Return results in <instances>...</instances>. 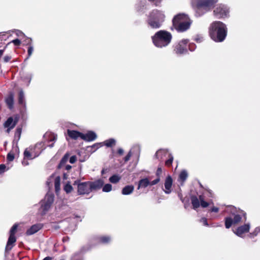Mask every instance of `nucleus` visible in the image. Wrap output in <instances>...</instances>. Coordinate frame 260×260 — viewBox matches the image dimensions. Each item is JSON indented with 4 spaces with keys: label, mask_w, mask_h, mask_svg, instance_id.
<instances>
[{
    "label": "nucleus",
    "mask_w": 260,
    "mask_h": 260,
    "mask_svg": "<svg viewBox=\"0 0 260 260\" xmlns=\"http://www.w3.org/2000/svg\"><path fill=\"white\" fill-rule=\"evenodd\" d=\"M31 148H27L24 152V157L27 159H32L38 157V154L31 152Z\"/></svg>",
    "instance_id": "obj_18"
},
{
    "label": "nucleus",
    "mask_w": 260,
    "mask_h": 260,
    "mask_svg": "<svg viewBox=\"0 0 260 260\" xmlns=\"http://www.w3.org/2000/svg\"><path fill=\"white\" fill-rule=\"evenodd\" d=\"M260 232V228L257 227L255 229L253 232L250 233L249 235V236L251 238H253L254 237L256 236L257 234Z\"/></svg>",
    "instance_id": "obj_32"
},
{
    "label": "nucleus",
    "mask_w": 260,
    "mask_h": 260,
    "mask_svg": "<svg viewBox=\"0 0 260 260\" xmlns=\"http://www.w3.org/2000/svg\"><path fill=\"white\" fill-rule=\"evenodd\" d=\"M16 239L15 238V235H10L9 238L8 239L7 244L6 247V250L9 251L10 250L13 245V244L16 242Z\"/></svg>",
    "instance_id": "obj_19"
},
{
    "label": "nucleus",
    "mask_w": 260,
    "mask_h": 260,
    "mask_svg": "<svg viewBox=\"0 0 260 260\" xmlns=\"http://www.w3.org/2000/svg\"><path fill=\"white\" fill-rule=\"evenodd\" d=\"M67 133L69 137L72 139L77 140L78 138H81L82 139V133L79 132L68 129Z\"/></svg>",
    "instance_id": "obj_17"
},
{
    "label": "nucleus",
    "mask_w": 260,
    "mask_h": 260,
    "mask_svg": "<svg viewBox=\"0 0 260 260\" xmlns=\"http://www.w3.org/2000/svg\"><path fill=\"white\" fill-rule=\"evenodd\" d=\"M6 102L10 109H12L13 106V98L12 96H9L6 100Z\"/></svg>",
    "instance_id": "obj_30"
},
{
    "label": "nucleus",
    "mask_w": 260,
    "mask_h": 260,
    "mask_svg": "<svg viewBox=\"0 0 260 260\" xmlns=\"http://www.w3.org/2000/svg\"><path fill=\"white\" fill-rule=\"evenodd\" d=\"M229 7L222 4L218 5L213 11L214 15L217 18H224L229 16Z\"/></svg>",
    "instance_id": "obj_9"
},
{
    "label": "nucleus",
    "mask_w": 260,
    "mask_h": 260,
    "mask_svg": "<svg viewBox=\"0 0 260 260\" xmlns=\"http://www.w3.org/2000/svg\"><path fill=\"white\" fill-rule=\"evenodd\" d=\"M116 141L114 139H110L105 141L103 143L108 147H112L115 144Z\"/></svg>",
    "instance_id": "obj_27"
},
{
    "label": "nucleus",
    "mask_w": 260,
    "mask_h": 260,
    "mask_svg": "<svg viewBox=\"0 0 260 260\" xmlns=\"http://www.w3.org/2000/svg\"><path fill=\"white\" fill-rule=\"evenodd\" d=\"M77 160V157L75 155L72 156L69 160V161L71 164L75 163Z\"/></svg>",
    "instance_id": "obj_45"
},
{
    "label": "nucleus",
    "mask_w": 260,
    "mask_h": 260,
    "mask_svg": "<svg viewBox=\"0 0 260 260\" xmlns=\"http://www.w3.org/2000/svg\"><path fill=\"white\" fill-rule=\"evenodd\" d=\"M173 24L177 31L182 32L189 28L191 21L186 15L180 14L174 17Z\"/></svg>",
    "instance_id": "obj_4"
},
{
    "label": "nucleus",
    "mask_w": 260,
    "mask_h": 260,
    "mask_svg": "<svg viewBox=\"0 0 260 260\" xmlns=\"http://www.w3.org/2000/svg\"><path fill=\"white\" fill-rule=\"evenodd\" d=\"M162 172V170L161 168H158L157 171H156V175L157 176H159Z\"/></svg>",
    "instance_id": "obj_54"
},
{
    "label": "nucleus",
    "mask_w": 260,
    "mask_h": 260,
    "mask_svg": "<svg viewBox=\"0 0 260 260\" xmlns=\"http://www.w3.org/2000/svg\"><path fill=\"white\" fill-rule=\"evenodd\" d=\"M200 201L201 203V205L203 208H206L208 206L209 204L204 201V198L202 196H200Z\"/></svg>",
    "instance_id": "obj_34"
},
{
    "label": "nucleus",
    "mask_w": 260,
    "mask_h": 260,
    "mask_svg": "<svg viewBox=\"0 0 260 260\" xmlns=\"http://www.w3.org/2000/svg\"><path fill=\"white\" fill-rule=\"evenodd\" d=\"M227 32L226 25L219 21L213 22L209 28V36L216 42H223L227 36Z\"/></svg>",
    "instance_id": "obj_1"
},
{
    "label": "nucleus",
    "mask_w": 260,
    "mask_h": 260,
    "mask_svg": "<svg viewBox=\"0 0 260 260\" xmlns=\"http://www.w3.org/2000/svg\"><path fill=\"white\" fill-rule=\"evenodd\" d=\"M16 124V121H13L12 117H9L7 120L5 122L4 126L5 127L13 128L14 127Z\"/></svg>",
    "instance_id": "obj_23"
},
{
    "label": "nucleus",
    "mask_w": 260,
    "mask_h": 260,
    "mask_svg": "<svg viewBox=\"0 0 260 260\" xmlns=\"http://www.w3.org/2000/svg\"><path fill=\"white\" fill-rule=\"evenodd\" d=\"M53 146H54V143H52L51 144H49V145H48V146L50 147V148L53 147Z\"/></svg>",
    "instance_id": "obj_61"
},
{
    "label": "nucleus",
    "mask_w": 260,
    "mask_h": 260,
    "mask_svg": "<svg viewBox=\"0 0 260 260\" xmlns=\"http://www.w3.org/2000/svg\"><path fill=\"white\" fill-rule=\"evenodd\" d=\"M165 15L162 12L154 10L150 13L148 19V24L153 28H159L164 21Z\"/></svg>",
    "instance_id": "obj_6"
},
{
    "label": "nucleus",
    "mask_w": 260,
    "mask_h": 260,
    "mask_svg": "<svg viewBox=\"0 0 260 260\" xmlns=\"http://www.w3.org/2000/svg\"><path fill=\"white\" fill-rule=\"evenodd\" d=\"M225 212L229 213V216L224 219L225 226L226 229H229L232 225H235L240 223L242 218L245 219V213L239 209H237L233 206H228L226 207Z\"/></svg>",
    "instance_id": "obj_2"
},
{
    "label": "nucleus",
    "mask_w": 260,
    "mask_h": 260,
    "mask_svg": "<svg viewBox=\"0 0 260 260\" xmlns=\"http://www.w3.org/2000/svg\"><path fill=\"white\" fill-rule=\"evenodd\" d=\"M44 142L38 143L35 146H31L28 147L31 148V152L38 154V156L41 154L42 151L45 149V143L46 142H55L57 139V136L51 133H46L44 135Z\"/></svg>",
    "instance_id": "obj_5"
},
{
    "label": "nucleus",
    "mask_w": 260,
    "mask_h": 260,
    "mask_svg": "<svg viewBox=\"0 0 260 260\" xmlns=\"http://www.w3.org/2000/svg\"><path fill=\"white\" fill-rule=\"evenodd\" d=\"M19 103L21 105H25L24 94L21 90L19 93Z\"/></svg>",
    "instance_id": "obj_29"
},
{
    "label": "nucleus",
    "mask_w": 260,
    "mask_h": 260,
    "mask_svg": "<svg viewBox=\"0 0 260 260\" xmlns=\"http://www.w3.org/2000/svg\"><path fill=\"white\" fill-rule=\"evenodd\" d=\"M4 52V49L0 50V57L3 55Z\"/></svg>",
    "instance_id": "obj_59"
},
{
    "label": "nucleus",
    "mask_w": 260,
    "mask_h": 260,
    "mask_svg": "<svg viewBox=\"0 0 260 260\" xmlns=\"http://www.w3.org/2000/svg\"><path fill=\"white\" fill-rule=\"evenodd\" d=\"M191 201L194 209H196L200 207V197L198 199L196 196H192Z\"/></svg>",
    "instance_id": "obj_25"
},
{
    "label": "nucleus",
    "mask_w": 260,
    "mask_h": 260,
    "mask_svg": "<svg viewBox=\"0 0 260 260\" xmlns=\"http://www.w3.org/2000/svg\"><path fill=\"white\" fill-rule=\"evenodd\" d=\"M169 158L166 161L165 164L167 166H171L173 162L174 158L172 154L171 153L169 154Z\"/></svg>",
    "instance_id": "obj_36"
},
{
    "label": "nucleus",
    "mask_w": 260,
    "mask_h": 260,
    "mask_svg": "<svg viewBox=\"0 0 260 260\" xmlns=\"http://www.w3.org/2000/svg\"><path fill=\"white\" fill-rule=\"evenodd\" d=\"M96 137V135L94 132L89 131L86 134H82V139L87 141H92L95 140Z\"/></svg>",
    "instance_id": "obj_16"
},
{
    "label": "nucleus",
    "mask_w": 260,
    "mask_h": 260,
    "mask_svg": "<svg viewBox=\"0 0 260 260\" xmlns=\"http://www.w3.org/2000/svg\"><path fill=\"white\" fill-rule=\"evenodd\" d=\"M31 78H32V75H29L28 77H27L28 83H27V85H28L30 83V82L31 81Z\"/></svg>",
    "instance_id": "obj_56"
},
{
    "label": "nucleus",
    "mask_w": 260,
    "mask_h": 260,
    "mask_svg": "<svg viewBox=\"0 0 260 260\" xmlns=\"http://www.w3.org/2000/svg\"><path fill=\"white\" fill-rule=\"evenodd\" d=\"M150 181L148 178H144L141 179L138 184V189H139L141 188H146L149 185Z\"/></svg>",
    "instance_id": "obj_22"
},
{
    "label": "nucleus",
    "mask_w": 260,
    "mask_h": 260,
    "mask_svg": "<svg viewBox=\"0 0 260 260\" xmlns=\"http://www.w3.org/2000/svg\"><path fill=\"white\" fill-rule=\"evenodd\" d=\"M172 35L165 30H159L152 37L153 44L158 48L167 46L172 40Z\"/></svg>",
    "instance_id": "obj_3"
},
{
    "label": "nucleus",
    "mask_w": 260,
    "mask_h": 260,
    "mask_svg": "<svg viewBox=\"0 0 260 260\" xmlns=\"http://www.w3.org/2000/svg\"><path fill=\"white\" fill-rule=\"evenodd\" d=\"M250 229V224H245L239 226L235 231L233 230L234 233L239 237H243V235L249 232Z\"/></svg>",
    "instance_id": "obj_13"
},
{
    "label": "nucleus",
    "mask_w": 260,
    "mask_h": 260,
    "mask_svg": "<svg viewBox=\"0 0 260 260\" xmlns=\"http://www.w3.org/2000/svg\"><path fill=\"white\" fill-rule=\"evenodd\" d=\"M134 190V186L133 185H126L123 188L121 193L123 195H129L131 194Z\"/></svg>",
    "instance_id": "obj_21"
},
{
    "label": "nucleus",
    "mask_w": 260,
    "mask_h": 260,
    "mask_svg": "<svg viewBox=\"0 0 260 260\" xmlns=\"http://www.w3.org/2000/svg\"><path fill=\"white\" fill-rule=\"evenodd\" d=\"M188 177V174L186 171L183 170L182 171L179 175L178 181L179 182H181V185L183 184V182L186 180Z\"/></svg>",
    "instance_id": "obj_24"
},
{
    "label": "nucleus",
    "mask_w": 260,
    "mask_h": 260,
    "mask_svg": "<svg viewBox=\"0 0 260 260\" xmlns=\"http://www.w3.org/2000/svg\"><path fill=\"white\" fill-rule=\"evenodd\" d=\"M196 45L195 44L191 43L189 44L188 45H187V49L188 48L191 51H193L196 49Z\"/></svg>",
    "instance_id": "obj_42"
},
{
    "label": "nucleus",
    "mask_w": 260,
    "mask_h": 260,
    "mask_svg": "<svg viewBox=\"0 0 260 260\" xmlns=\"http://www.w3.org/2000/svg\"><path fill=\"white\" fill-rule=\"evenodd\" d=\"M218 211H219V208L217 207H214L211 209V212H218Z\"/></svg>",
    "instance_id": "obj_53"
},
{
    "label": "nucleus",
    "mask_w": 260,
    "mask_h": 260,
    "mask_svg": "<svg viewBox=\"0 0 260 260\" xmlns=\"http://www.w3.org/2000/svg\"><path fill=\"white\" fill-rule=\"evenodd\" d=\"M72 167L70 165H66L65 166V169L66 170H69L71 169Z\"/></svg>",
    "instance_id": "obj_58"
},
{
    "label": "nucleus",
    "mask_w": 260,
    "mask_h": 260,
    "mask_svg": "<svg viewBox=\"0 0 260 260\" xmlns=\"http://www.w3.org/2000/svg\"><path fill=\"white\" fill-rule=\"evenodd\" d=\"M89 184L92 191L93 190L100 189L103 186L104 181L102 179H98L93 182H89Z\"/></svg>",
    "instance_id": "obj_14"
},
{
    "label": "nucleus",
    "mask_w": 260,
    "mask_h": 260,
    "mask_svg": "<svg viewBox=\"0 0 260 260\" xmlns=\"http://www.w3.org/2000/svg\"><path fill=\"white\" fill-rule=\"evenodd\" d=\"M60 179L59 177H56L54 180V186L56 192L60 190Z\"/></svg>",
    "instance_id": "obj_28"
},
{
    "label": "nucleus",
    "mask_w": 260,
    "mask_h": 260,
    "mask_svg": "<svg viewBox=\"0 0 260 260\" xmlns=\"http://www.w3.org/2000/svg\"><path fill=\"white\" fill-rule=\"evenodd\" d=\"M11 129V128H8L7 129V133H9V132H10V129Z\"/></svg>",
    "instance_id": "obj_62"
},
{
    "label": "nucleus",
    "mask_w": 260,
    "mask_h": 260,
    "mask_svg": "<svg viewBox=\"0 0 260 260\" xmlns=\"http://www.w3.org/2000/svg\"><path fill=\"white\" fill-rule=\"evenodd\" d=\"M117 152L118 154L122 155L123 153V150L122 148H119Z\"/></svg>",
    "instance_id": "obj_57"
},
{
    "label": "nucleus",
    "mask_w": 260,
    "mask_h": 260,
    "mask_svg": "<svg viewBox=\"0 0 260 260\" xmlns=\"http://www.w3.org/2000/svg\"><path fill=\"white\" fill-rule=\"evenodd\" d=\"M173 184V179L170 175H168L165 180L164 187L163 191L166 194H170L172 192V187Z\"/></svg>",
    "instance_id": "obj_12"
},
{
    "label": "nucleus",
    "mask_w": 260,
    "mask_h": 260,
    "mask_svg": "<svg viewBox=\"0 0 260 260\" xmlns=\"http://www.w3.org/2000/svg\"><path fill=\"white\" fill-rule=\"evenodd\" d=\"M200 222H202L204 225H205V226H208V222H207V219L206 218H202L200 220Z\"/></svg>",
    "instance_id": "obj_48"
},
{
    "label": "nucleus",
    "mask_w": 260,
    "mask_h": 260,
    "mask_svg": "<svg viewBox=\"0 0 260 260\" xmlns=\"http://www.w3.org/2000/svg\"><path fill=\"white\" fill-rule=\"evenodd\" d=\"M69 157V154L66 153L60 160V164L58 166L59 168H61L63 167L65 164L68 161Z\"/></svg>",
    "instance_id": "obj_26"
},
{
    "label": "nucleus",
    "mask_w": 260,
    "mask_h": 260,
    "mask_svg": "<svg viewBox=\"0 0 260 260\" xmlns=\"http://www.w3.org/2000/svg\"><path fill=\"white\" fill-rule=\"evenodd\" d=\"M101 146L102 145L100 143H96L93 144L91 146L88 147V148L90 149V151H92V152H93L99 148H100Z\"/></svg>",
    "instance_id": "obj_33"
},
{
    "label": "nucleus",
    "mask_w": 260,
    "mask_h": 260,
    "mask_svg": "<svg viewBox=\"0 0 260 260\" xmlns=\"http://www.w3.org/2000/svg\"><path fill=\"white\" fill-rule=\"evenodd\" d=\"M112 185L110 184H106L103 187L104 192H108L112 190Z\"/></svg>",
    "instance_id": "obj_37"
},
{
    "label": "nucleus",
    "mask_w": 260,
    "mask_h": 260,
    "mask_svg": "<svg viewBox=\"0 0 260 260\" xmlns=\"http://www.w3.org/2000/svg\"><path fill=\"white\" fill-rule=\"evenodd\" d=\"M132 156L131 152L129 151L128 153L126 155V156L124 157V159L125 161H127L129 160L131 157Z\"/></svg>",
    "instance_id": "obj_49"
},
{
    "label": "nucleus",
    "mask_w": 260,
    "mask_h": 260,
    "mask_svg": "<svg viewBox=\"0 0 260 260\" xmlns=\"http://www.w3.org/2000/svg\"><path fill=\"white\" fill-rule=\"evenodd\" d=\"M18 227V225L16 224H15L13 225V226L11 228L10 231V235H15V234L17 231Z\"/></svg>",
    "instance_id": "obj_39"
},
{
    "label": "nucleus",
    "mask_w": 260,
    "mask_h": 260,
    "mask_svg": "<svg viewBox=\"0 0 260 260\" xmlns=\"http://www.w3.org/2000/svg\"><path fill=\"white\" fill-rule=\"evenodd\" d=\"M75 184L77 185L78 193L79 194H87L91 192L89 181L80 182L79 180H76L74 182Z\"/></svg>",
    "instance_id": "obj_10"
},
{
    "label": "nucleus",
    "mask_w": 260,
    "mask_h": 260,
    "mask_svg": "<svg viewBox=\"0 0 260 260\" xmlns=\"http://www.w3.org/2000/svg\"><path fill=\"white\" fill-rule=\"evenodd\" d=\"M42 227L43 225L41 223L35 224L26 231V234L27 235H33L41 230Z\"/></svg>",
    "instance_id": "obj_15"
},
{
    "label": "nucleus",
    "mask_w": 260,
    "mask_h": 260,
    "mask_svg": "<svg viewBox=\"0 0 260 260\" xmlns=\"http://www.w3.org/2000/svg\"><path fill=\"white\" fill-rule=\"evenodd\" d=\"M33 51H34V48H33V46H31V45H30L28 48V51H27V52H28V56L25 59V60L28 59L30 56L31 55L32 52H33Z\"/></svg>",
    "instance_id": "obj_40"
},
{
    "label": "nucleus",
    "mask_w": 260,
    "mask_h": 260,
    "mask_svg": "<svg viewBox=\"0 0 260 260\" xmlns=\"http://www.w3.org/2000/svg\"><path fill=\"white\" fill-rule=\"evenodd\" d=\"M120 179V177L117 175H114L109 178V181L112 183H116Z\"/></svg>",
    "instance_id": "obj_31"
},
{
    "label": "nucleus",
    "mask_w": 260,
    "mask_h": 260,
    "mask_svg": "<svg viewBox=\"0 0 260 260\" xmlns=\"http://www.w3.org/2000/svg\"><path fill=\"white\" fill-rule=\"evenodd\" d=\"M54 201V196L52 194L47 193L44 199L40 202V212L42 214L46 213L50 208Z\"/></svg>",
    "instance_id": "obj_8"
},
{
    "label": "nucleus",
    "mask_w": 260,
    "mask_h": 260,
    "mask_svg": "<svg viewBox=\"0 0 260 260\" xmlns=\"http://www.w3.org/2000/svg\"><path fill=\"white\" fill-rule=\"evenodd\" d=\"M64 178H65V179L67 178L66 177V174H64Z\"/></svg>",
    "instance_id": "obj_63"
},
{
    "label": "nucleus",
    "mask_w": 260,
    "mask_h": 260,
    "mask_svg": "<svg viewBox=\"0 0 260 260\" xmlns=\"http://www.w3.org/2000/svg\"><path fill=\"white\" fill-rule=\"evenodd\" d=\"M73 189V187L70 183L66 184L64 186V190L67 193L71 192Z\"/></svg>",
    "instance_id": "obj_35"
},
{
    "label": "nucleus",
    "mask_w": 260,
    "mask_h": 260,
    "mask_svg": "<svg viewBox=\"0 0 260 260\" xmlns=\"http://www.w3.org/2000/svg\"><path fill=\"white\" fill-rule=\"evenodd\" d=\"M203 40V38L202 37H196V38H195V40L197 42H201Z\"/></svg>",
    "instance_id": "obj_55"
},
{
    "label": "nucleus",
    "mask_w": 260,
    "mask_h": 260,
    "mask_svg": "<svg viewBox=\"0 0 260 260\" xmlns=\"http://www.w3.org/2000/svg\"><path fill=\"white\" fill-rule=\"evenodd\" d=\"M21 129L20 128H17L16 132L15 133V137H18V140L20 138L21 135Z\"/></svg>",
    "instance_id": "obj_47"
},
{
    "label": "nucleus",
    "mask_w": 260,
    "mask_h": 260,
    "mask_svg": "<svg viewBox=\"0 0 260 260\" xmlns=\"http://www.w3.org/2000/svg\"><path fill=\"white\" fill-rule=\"evenodd\" d=\"M22 164L24 166H27L29 164V163L27 161V159L26 158H24L22 161Z\"/></svg>",
    "instance_id": "obj_52"
},
{
    "label": "nucleus",
    "mask_w": 260,
    "mask_h": 260,
    "mask_svg": "<svg viewBox=\"0 0 260 260\" xmlns=\"http://www.w3.org/2000/svg\"><path fill=\"white\" fill-rule=\"evenodd\" d=\"M14 159V155L13 153L10 152L7 155V159L8 161H11Z\"/></svg>",
    "instance_id": "obj_41"
},
{
    "label": "nucleus",
    "mask_w": 260,
    "mask_h": 260,
    "mask_svg": "<svg viewBox=\"0 0 260 260\" xmlns=\"http://www.w3.org/2000/svg\"><path fill=\"white\" fill-rule=\"evenodd\" d=\"M18 149L17 147H16L15 149L17 150Z\"/></svg>",
    "instance_id": "obj_64"
},
{
    "label": "nucleus",
    "mask_w": 260,
    "mask_h": 260,
    "mask_svg": "<svg viewBox=\"0 0 260 260\" xmlns=\"http://www.w3.org/2000/svg\"><path fill=\"white\" fill-rule=\"evenodd\" d=\"M6 166L5 165H0V174L5 172Z\"/></svg>",
    "instance_id": "obj_50"
},
{
    "label": "nucleus",
    "mask_w": 260,
    "mask_h": 260,
    "mask_svg": "<svg viewBox=\"0 0 260 260\" xmlns=\"http://www.w3.org/2000/svg\"><path fill=\"white\" fill-rule=\"evenodd\" d=\"M188 40L183 39L175 46L174 51L177 54H183L187 51Z\"/></svg>",
    "instance_id": "obj_11"
},
{
    "label": "nucleus",
    "mask_w": 260,
    "mask_h": 260,
    "mask_svg": "<svg viewBox=\"0 0 260 260\" xmlns=\"http://www.w3.org/2000/svg\"><path fill=\"white\" fill-rule=\"evenodd\" d=\"M51 257L48 256L44 258L43 260H51Z\"/></svg>",
    "instance_id": "obj_60"
},
{
    "label": "nucleus",
    "mask_w": 260,
    "mask_h": 260,
    "mask_svg": "<svg viewBox=\"0 0 260 260\" xmlns=\"http://www.w3.org/2000/svg\"><path fill=\"white\" fill-rule=\"evenodd\" d=\"M13 43L16 46H19L21 43V41L20 40L16 39L12 40L10 43Z\"/></svg>",
    "instance_id": "obj_43"
},
{
    "label": "nucleus",
    "mask_w": 260,
    "mask_h": 260,
    "mask_svg": "<svg viewBox=\"0 0 260 260\" xmlns=\"http://www.w3.org/2000/svg\"><path fill=\"white\" fill-rule=\"evenodd\" d=\"M11 57L8 55L5 56L4 58V61L7 62L10 60Z\"/></svg>",
    "instance_id": "obj_51"
},
{
    "label": "nucleus",
    "mask_w": 260,
    "mask_h": 260,
    "mask_svg": "<svg viewBox=\"0 0 260 260\" xmlns=\"http://www.w3.org/2000/svg\"><path fill=\"white\" fill-rule=\"evenodd\" d=\"M168 152L167 149H161L156 151L155 156L160 160H162Z\"/></svg>",
    "instance_id": "obj_20"
},
{
    "label": "nucleus",
    "mask_w": 260,
    "mask_h": 260,
    "mask_svg": "<svg viewBox=\"0 0 260 260\" xmlns=\"http://www.w3.org/2000/svg\"><path fill=\"white\" fill-rule=\"evenodd\" d=\"M110 241V238L108 236H103L100 238V241L102 243H107Z\"/></svg>",
    "instance_id": "obj_38"
},
{
    "label": "nucleus",
    "mask_w": 260,
    "mask_h": 260,
    "mask_svg": "<svg viewBox=\"0 0 260 260\" xmlns=\"http://www.w3.org/2000/svg\"><path fill=\"white\" fill-rule=\"evenodd\" d=\"M15 33L18 37H21L24 36V34L20 30H16Z\"/></svg>",
    "instance_id": "obj_46"
},
{
    "label": "nucleus",
    "mask_w": 260,
    "mask_h": 260,
    "mask_svg": "<svg viewBox=\"0 0 260 260\" xmlns=\"http://www.w3.org/2000/svg\"><path fill=\"white\" fill-rule=\"evenodd\" d=\"M218 0H197V13L199 16L202 15L204 12L200 13V11L204 10L205 12L210 10Z\"/></svg>",
    "instance_id": "obj_7"
},
{
    "label": "nucleus",
    "mask_w": 260,
    "mask_h": 260,
    "mask_svg": "<svg viewBox=\"0 0 260 260\" xmlns=\"http://www.w3.org/2000/svg\"><path fill=\"white\" fill-rule=\"evenodd\" d=\"M160 181V179L159 177L157 178L155 180L150 182V185H154L155 184H156L157 183H158Z\"/></svg>",
    "instance_id": "obj_44"
}]
</instances>
